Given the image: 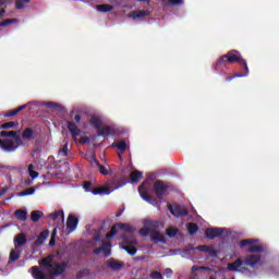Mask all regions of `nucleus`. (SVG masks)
I'll return each mask as SVG.
<instances>
[{
  "label": "nucleus",
  "instance_id": "1",
  "mask_svg": "<svg viewBox=\"0 0 279 279\" xmlns=\"http://www.w3.org/2000/svg\"><path fill=\"white\" fill-rule=\"evenodd\" d=\"M258 240L255 239H244L240 241V247H246V256L235 259L233 263L228 264L227 269L229 271H239L240 274H246L248 278L256 276L255 271L251 269H256L263 266V252H265V245L256 244ZM251 267V269H250Z\"/></svg>",
  "mask_w": 279,
  "mask_h": 279
},
{
  "label": "nucleus",
  "instance_id": "2",
  "mask_svg": "<svg viewBox=\"0 0 279 279\" xmlns=\"http://www.w3.org/2000/svg\"><path fill=\"white\" fill-rule=\"evenodd\" d=\"M241 64L245 73L236 74L235 77H245L250 74V68L247 66V61L243 59L239 50H230L227 54L221 56L216 62V71H223L227 64Z\"/></svg>",
  "mask_w": 279,
  "mask_h": 279
},
{
  "label": "nucleus",
  "instance_id": "3",
  "mask_svg": "<svg viewBox=\"0 0 279 279\" xmlns=\"http://www.w3.org/2000/svg\"><path fill=\"white\" fill-rule=\"evenodd\" d=\"M31 269L34 279H56L54 276H61L66 271V263L56 264L50 274L44 272L38 266H33Z\"/></svg>",
  "mask_w": 279,
  "mask_h": 279
},
{
  "label": "nucleus",
  "instance_id": "4",
  "mask_svg": "<svg viewBox=\"0 0 279 279\" xmlns=\"http://www.w3.org/2000/svg\"><path fill=\"white\" fill-rule=\"evenodd\" d=\"M122 242L124 245H122V250L128 252L130 256H135L136 252H138V248H136V245H138V241H136V238L134 235H122L121 236Z\"/></svg>",
  "mask_w": 279,
  "mask_h": 279
},
{
  "label": "nucleus",
  "instance_id": "5",
  "mask_svg": "<svg viewBox=\"0 0 279 279\" xmlns=\"http://www.w3.org/2000/svg\"><path fill=\"white\" fill-rule=\"evenodd\" d=\"M153 191L158 199H162L169 192V184L165 183L162 180H157L153 185Z\"/></svg>",
  "mask_w": 279,
  "mask_h": 279
},
{
  "label": "nucleus",
  "instance_id": "6",
  "mask_svg": "<svg viewBox=\"0 0 279 279\" xmlns=\"http://www.w3.org/2000/svg\"><path fill=\"white\" fill-rule=\"evenodd\" d=\"M168 210L173 215V217H187L189 216V209L182 205H168Z\"/></svg>",
  "mask_w": 279,
  "mask_h": 279
},
{
  "label": "nucleus",
  "instance_id": "7",
  "mask_svg": "<svg viewBox=\"0 0 279 279\" xmlns=\"http://www.w3.org/2000/svg\"><path fill=\"white\" fill-rule=\"evenodd\" d=\"M111 247H112V243L105 241L102 242L101 247H97L94 250V254L95 256H99V254L104 252L105 258H108V256L112 254Z\"/></svg>",
  "mask_w": 279,
  "mask_h": 279
},
{
  "label": "nucleus",
  "instance_id": "8",
  "mask_svg": "<svg viewBox=\"0 0 279 279\" xmlns=\"http://www.w3.org/2000/svg\"><path fill=\"white\" fill-rule=\"evenodd\" d=\"M222 234H223L222 228H207L205 230V236H206V239H209V240L222 236Z\"/></svg>",
  "mask_w": 279,
  "mask_h": 279
},
{
  "label": "nucleus",
  "instance_id": "9",
  "mask_svg": "<svg viewBox=\"0 0 279 279\" xmlns=\"http://www.w3.org/2000/svg\"><path fill=\"white\" fill-rule=\"evenodd\" d=\"M78 223H80V219L75 217V215L70 214L68 216L66 228L68 230H70V232H75V230H77Z\"/></svg>",
  "mask_w": 279,
  "mask_h": 279
},
{
  "label": "nucleus",
  "instance_id": "10",
  "mask_svg": "<svg viewBox=\"0 0 279 279\" xmlns=\"http://www.w3.org/2000/svg\"><path fill=\"white\" fill-rule=\"evenodd\" d=\"M66 128H68L72 138L74 141H77V137L80 136V134H82V130H80V128H77V124H75V122H73V121H68Z\"/></svg>",
  "mask_w": 279,
  "mask_h": 279
},
{
  "label": "nucleus",
  "instance_id": "11",
  "mask_svg": "<svg viewBox=\"0 0 279 279\" xmlns=\"http://www.w3.org/2000/svg\"><path fill=\"white\" fill-rule=\"evenodd\" d=\"M107 267L109 269H112L113 271H121V269H123V267H125V263L119 262L114 258H110L107 260Z\"/></svg>",
  "mask_w": 279,
  "mask_h": 279
},
{
  "label": "nucleus",
  "instance_id": "12",
  "mask_svg": "<svg viewBox=\"0 0 279 279\" xmlns=\"http://www.w3.org/2000/svg\"><path fill=\"white\" fill-rule=\"evenodd\" d=\"M0 147L4 149V151H14L19 149V146L14 145L12 140H0Z\"/></svg>",
  "mask_w": 279,
  "mask_h": 279
},
{
  "label": "nucleus",
  "instance_id": "13",
  "mask_svg": "<svg viewBox=\"0 0 279 279\" xmlns=\"http://www.w3.org/2000/svg\"><path fill=\"white\" fill-rule=\"evenodd\" d=\"M150 241H153V243H167L165 235H162L160 231L156 230L150 231Z\"/></svg>",
  "mask_w": 279,
  "mask_h": 279
},
{
  "label": "nucleus",
  "instance_id": "14",
  "mask_svg": "<svg viewBox=\"0 0 279 279\" xmlns=\"http://www.w3.org/2000/svg\"><path fill=\"white\" fill-rule=\"evenodd\" d=\"M129 16L131 19H145V16H149V11L148 10H137V11H132L129 13Z\"/></svg>",
  "mask_w": 279,
  "mask_h": 279
},
{
  "label": "nucleus",
  "instance_id": "15",
  "mask_svg": "<svg viewBox=\"0 0 279 279\" xmlns=\"http://www.w3.org/2000/svg\"><path fill=\"white\" fill-rule=\"evenodd\" d=\"M25 243H27V235H25V233H20L15 236L14 246L16 248L23 247V245H25Z\"/></svg>",
  "mask_w": 279,
  "mask_h": 279
},
{
  "label": "nucleus",
  "instance_id": "16",
  "mask_svg": "<svg viewBox=\"0 0 279 279\" xmlns=\"http://www.w3.org/2000/svg\"><path fill=\"white\" fill-rule=\"evenodd\" d=\"M138 191H140L141 197H142L145 202H148V204H153L154 198H153L149 194H147V192H145V183H143V184L140 186Z\"/></svg>",
  "mask_w": 279,
  "mask_h": 279
},
{
  "label": "nucleus",
  "instance_id": "17",
  "mask_svg": "<svg viewBox=\"0 0 279 279\" xmlns=\"http://www.w3.org/2000/svg\"><path fill=\"white\" fill-rule=\"evenodd\" d=\"M90 193H93V195H110L111 191L110 187L102 186L92 190Z\"/></svg>",
  "mask_w": 279,
  "mask_h": 279
},
{
  "label": "nucleus",
  "instance_id": "18",
  "mask_svg": "<svg viewBox=\"0 0 279 279\" xmlns=\"http://www.w3.org/2000/svg\"><path fill=\"white\" fill-rule=\"evenodd\" d=\"M116 226L118 227V230H122V232H126L128 234H130L129 236H134L132 234L133 232L132 226L123 222L116 223Z\"/></svg>",
  "mask_w": 279,
  "mask_h": 279
},
{
  "label": "nucleus",
  "instance_id": "19",
  "mask_svg": "<svg viewBox=\"0 0 279 279\" xmlns=\"http://www.w3.org/2000/svg\"><path fill=\"white\" fill-rule=\"evenodd\" d=\"M53 255H48L44 259L40 260L39 265L43 267H48L49 269H53Z\"/></svg>",
  "mask_w": 279,
  "mask_h": 279
},
{
  "label": "nucleus",
  "instance_id": "20",
  "mask_svg": "<svg viewBox=\"0 0 279 279\" xmlns=\"http://www.w3.org/2000/svg\"><path fill=\"white\" fill-rule=\"evenodd\" d=\"M130 179H131V182L138 183L141 182V180H143V172L138 170H134L133 172H131Z\"/></svg>",
  "mask_w": 279,
  "mask_h": 279
},
{
  "label": "nucleus",
  "instance_id": "21",
  "mask_svg": "<svg viewBox=\"0 0 279 279\" xmlns=\"http://www.w3.org/2000/svg\"><path fill=\"white\" fill-rule=\"evenodd\" d=\"M98 136H110L112 134V128L110 126H100L97 129Z\"/></svg>",
  "mask_w": 279,
  "mask_h": 279
},
{
  "label": "nucleus",
  "instance_id": "22",
  "mask_svg": "<svg viewBox=\"0 0 279 279\" xmlns=\"http://www.w3.org/2000/svg\"><path fill=\"white\" fill-rule=\"evenodd\" d=\"M198 231H199V227L197 226V223L195 222L187 223V232L190 236H195V234H197Z\"/></svg>",
  "mask_w": 279,
  "mask_h": 279
},
{
  "label": "nucleus",
  "instance_id": "23",
  "mask_svg": "<svg viewBox=\"0 0 279 279\" xmlns=\"http://www.w3.org/2000/svg\"><path fill=\"white\" fill-rule=\"evenodd\" d=\"M49 219H52V221H56L58 217H61V223H64V210L60 209L58 211H54L52 214L48 215Z\"/></svg>",
  "mask_w": 279,
  "mask_h": 279
},
{
  "label": "nucleus",
  "instance_id": "24",
  "mask_svg": "<svg viewBox=\"0 0 279 279\" xmlns=\"http://www.w3.org/2000/svg\"><path fill=\"white\" fill-rule=\"evenodd\" d=\"M14 217L17 218L20 221H27V210L16 209L14 211Z\"/></svg>",
  "mask_w": 279,
  "mask_h": 279
},
{
  "label": "nucleus",
  "instance_id": "25",
  "mask_svg": "<svg viewBox=\"0 0 279 279\" xmlns=\"http://www.w3.org/2000/svg\"><path fill=\"white\" fill-rule=\"evenodd\" d=\"M49 236V231L45 230L43 231L38 236L37 240L35 241V245H43L45 243V240Z\"/></svg>",
  "mask_w": 279,
  "mask_h": 279
},
{
  "label": "nucleus",
  "instance_id": "26",
  "mask_svg": "<svg viewBox=\"0 0 279 279\" xmlns=\"http://www.w3.org/2000/svg\"><path fill=\"white\" fill-rule=\"evenodd\" d=\"M198 251L205 252L206 254H210L211 256H215L217 254V251H215V248H213V246H208V245L198 246Z\"/></svg>",
  "mask_w": 279,
  "mask_h": 279
},
{
  "label": "nucleus",
  "instance_id": "27",
  "mask_svg": "<svg viewBox=\"0 0 279 279\" xmlns=\"http://www.w3.org/2000/svg\"><path fill=\"white\" fill-rule=\"evenodd\" d=\"M96 10L98 12H112V10H114V7L112 4H98L96 7Z\"/></svg>",
  "mask_w": 279,
  "mask_h": 279
},
{
  "label": "nucleus",
  "instance_id": "28",
  "mask_svg": "<svg viewBox=\"0 0 279 279\" xmlns=\"http://www.w3.org/2000/svg\"><path fill=\"white\" fill-rule=\"evenodd\" d=\"M45 214L40 210H34L31 214V220L36 223L40 220V217H43Z\"/></svg>",
  "mask_w": 279,
  "mask_h": 279
},
{
  "label": "nucleus",
  "instance_id": "29",
  "mask_svg": "<svg viewBox=\"0 0 279 279\" xmlns=\"http://www.w3.org/2000/svg\"><path fill=\"white\" fill-rule=\"evenodd\" d=\"M89 124L95 128V130H99L101 126V119L97 118L96 116H93L89 120Z\"/></svg>",
  "mask_w": 279,
  "mask_h": 279
},
{
  "label": "nucleus",
  "instance_id": "30",
  "mask_svg": "<svg viewBox=\"0 0 279 279\" xmlns=\"http://www.w3.org/2000/svg\"><path fill=\"white\" fill-rule=\"evenodd\" d=\"M21 258V251L13 250L10 252L9 260L10 263H16Z\"/></svg>",
  "mask_w": 279,
  "mask_h": 279
},
{
  "label": "nucleus",
  "instance_id": "31",
  "mask_svg": "<svg viewBox=\"0 0 279 279\" xmlns=\"http://www.w3.org/2000/svg\"><path fill=\"white\" fill-rule=\"evenodd\" d=\"M23 138L32 141V138H34V130L32 128H26L23 132Z\"/></svg>",
  "mask_w": 279,
  "mask_h": 279
},
{
  "label": "nucleus",
  "instance_id": "32",
  "mask_svg": "<svg viewBox=\"0 0 279 279\" xmlns=\"http://www.w3.org/2000/svg\"><path fill=\"white\" fill-rule=\"evenodd\" d=\"M111 147H117V149H119V151L123 154V151L128 149V144H125V142L122 141L119 143H113Z\"/></svg>",
  "mask_w": 279,
  "mask_h": 279
},
{
  "label": "nucleus",
  "instance_id": "33",
  "mask_svg": "<svg viewBox=\"0 0 279 279\" xmlns=\"http://www.w3.org/2000/svg\"><path fill=\"white\" fill-rule=\"evenodd\" d=\"M32 0H16L15 8L16 10H25L26 4L31 3Z\"/></svg>",
  "mask_w": 279,
  "mask_h": 279
},
{
  "label": "nucleus",
  "instance_id": "34",
  "mask_svg": "<svg viewBox=\"0 0 279 279\" xmlns=\"http://www.w3.org/2000/svg\"><path fill=\"white\" fill-rule=\"evenodd\" d=\"M179 232H180V229H178V228L171 227V228L167 229V235L169 236V239H173V238L178 236Z\"/></svg>",
  "mask_w": 279,
  "mask_h": 279
},
{
  "label": "nucleus",
  "instance_id": "35",
  "mask_svg": "<svg viewBox=\"0 0 279 279\" xmlns=\"http://www.w3.org/2000/svg\"><path fill=\"white\" fill-rule=\"evenodd\" d=\"M88 276H90V269L84 268V269H81L76 274V279H82V278H85V277H88Z\"/></svg>",
  "mask_w": 279,
  "mask_h": 279
},
{
  "label": "nucleus",
  "instance_id": "36",
  "mask_svg": "<svg viewBox=\"0 0 279 279\" xmlns=\"http://www.w3.org/2000/svg\"><path fill=\"white\" fill-rule=\"evenodd\" d=\"M163 5H182L184 0H161Z\"/></svg>",
  "mask_w": 279,
  "mask_h": 279
},
{
  "label": "nucleus",
  "instance_id": "37",
  "mask_svg": "<svg viewBox=\"0 0 279 279\" xmlns=\"http://www.w3.org/2000/svg\"><path fill=\"white\" fill-rule=\"evenodd\" d=\"M0 136L2 138H9V137L14 138V136H16V131H1Z\"/></svg>",
  "mask_w": 279,
  "mask_h": 279
},
{
  "label": "nucleus",
  "instance_id": "38",
  "mask_svg": "<svg viewBox=\"0 0 279 279\" xmlns=\"http://www.w3.org/2000/svg\"><path fill=\"white\" fill-rule=\"evenodd\" d=\"M34 193H36V189L35 187H28L26 191L20 192L19 193V197H25L27 195H34Z\"/></svg>",
  "mask_w": 279,
  "mask_h": 279
},
{
  "label": "nucleus",
  "instance_id": "39",
  "mask_svg": "<svg viewBox=\"0 0 279 279\" xmlns=\"http://www.w3.org/2000/svg\"><path fill=\"white\" fill-rule=\"evenodd\" d=\"M94 162H95V165H96V167H98V169H99V171H100V173L102 174V175H108V169L106 168V167H104L100 162H99V160H94Z\"/></svg>",
  "mask_w": 279,
  "mask_h": 279
},
{
  "label": "nucleus",
  "instance_id": "40",
  "mask_svg": "<svg viewBox=\"0 0 279 279\" xmlns=\"http://www.w3.org/2000/svg\"><path fill=\"white\" fill-rule=\"evenodd\" d=\"M15 125H19V122H14V121L5 122V123H3V124L0 126V130H10V129H12V128H15Z\"/></svg>",
  "mask_w": 279,
  "mask_h": 279
},
{
  "label": "nucleus",
  "instance_id": "41",
  "mask_svg": "<svg viewBox=\"0 0 279 279\" xmlns=\"http://www.w3.org/2000/svg\"><path fill=\"white\" fill-rule=\"evenodd\" d=\"M12 23H19V20H16V19H7V20L0 22V27H8V25H12Z\"/></svg>",
  "mask_w": 279,
  "mask_h": 279
},
{
  "label": "nucleus",
  "instance_id": "42",
  "mask_svg": "<svg viewBox=\"0 0 279 279\" xmlns=\"http://www.w3.org/2000/svg\"><path fill=\"white\" fill-rule=\"evenodd\" d=\"M28 175L32 177L33 180H36L38 178V171H34V165H28Z\"/></svg>",
  "mask_w": 279,
  "mask_h": 279
},
{
  "label": "nucleus",
  "instance_id": "43",
  "mask_svg": "<svg viewBox=\"0 0 279 279\" xmlns=\"http://www.w3.org/2000/svg\"><path fill=\"white\" fill-rule=\"evenodd\" d=\"M117 228H119V227H117V225L111 227L110 232L106 234V239H112V236H117V234H118Z\"/></svg>",
  "mask_w": 279,
  "mask_h": 279
},
{
  "label": "nucleus",
  "instance_id": "44",
  "mask_svg": "<svg viewBox=\"0 0 279 279\" xmlns=\"http://www.w3.org/2000/svg\"><path fill=\"white\" fill-rule=\"evenodd\" d=\"M69 155V143H65L62 148L59 149V156H68Z\"/></svg>",
  "mask_w": 279,
  "mask_h": 279
},
{
  "label": "nucleus",
  "instance_id": "45",
  "mask_svg": "<svg viewBox=\"0 0 279 279\" xmlns=\"http://www.w3.org/2000/svg\"><path fill=\"white\" fill-rule=\"evenodd\" d=\"M150 278L151 279H165L162 277V272L158 271V270H154L150 272Z\"/></svg>",
  "mask_w": 279,
  "mask_h": 279
},
{
  "label": "nucleus",
  "instance_id": "46",
  "mask_svg": "<svg viewBox=\"0 0 279 279\" xmlns=\"http://www.w3.org/2000/svg\"><path fill=\"white\" fill-rule=\"evenodd\" d=\"M140 234H141V236H151V229H149V228H142L141 230H140Z\"/></svg>",
  "mask_w": 279,
  "mask_h": 279
},
{
  "label": "nucleus",
  "instance_id": "47",
  "mask_svg": "<svg viewBox=\"0 0 279 279\" xmlns=\"http://www.w3.org/2000/svg\"><path fill=\"white\" fill-rule=\"evenodd\" d=\"M208 270H209V268L206 267V266H197V265H194V266L192 267V271H208Z\"/></svg>",
  "mask_w": 279,
  "mask_h": 279
},
{
  "label": "nucleus",
  "instance_id": "48",
  "mask_svg": "<svg viewBox=\"0 0 279 279\" xmlns=\"http://www.w3.org/2000/svg\"><path fill=\"white\" fill-rule=\"evenodd\" d=\"M93 186V183L90 181H85L84 184H83V189L84 191H86V193H90V189Z\"/></svg>",
  "mask_w": 279,
  "mask_h": 279
},
{
  "label": "nucleus",
  "instance_id": "49",
  "mask_svg": "<svg viewBox=\"0 0 279 279\" xmlns=\"http://www.w3.org/2000/svg\"><path fill=\"white\" fill-rule=\"evenodd\" d=\"M16 114H19V110L17 109H13V110L8 111L7 113H4V117H7V118L16 117Z\"/></svg>",
  "mask_w": 279,
  "mask_h": 279
},
{
  "label": "nucleus",
  "instance_id": "50",
  "mask_svg": "<svg viewBox=\"0 0 279 279\" xmlns=\"http://www.w3.org/2000/svg\"><path fill=\"white\" fill-rule=\"evenodd\" d=\"M80 143H81L82 145H88V144L90 143V137H88V136H82V137L80 138Z\"/></svg>",
  "mask_w": 279,
  "mask_h": 279
},
{
  "label": "nucleus",
  "instance_id": "51",
  "mask_svg": "<svg viewBox=\"0 0 279 279\" xmlns=\"http://www.w3.org/2000/svg\"><path fill=\"white\" fill-rule=\"evenodd\" d=\"M163 276H166V278H171V276H173V270L171 268H166Z\"/></svg>",
  "mask_w": 279,
  "mask_h": 279
},
{
  "label": "nucleus",
  "instance_id": "52",
  "mask_svg": "<svg viewBox=\"0 0 279 279\" xmlns=\"http://www.w3.org/2000/svg\"><path fill=\"white\" fill-rule=\"evenodd\" d=\"M94 240H95L96 242L101 241V232L96 231V232L94 233Z\"/></svg>",
  "mask_w": 279,
  "mask_h": 279
},
{
  "label": "nucleus",
  "instance_id": "53",
  "mask_svg": "<svg viewBox=\"0 0 279 279\" xmlns=\"http://www.w3.org/2000/svg\"><path fill=\"white\" fill-rule=\"evenodd\" d=\"M47 107L56 110L57 108H60V105L57 102H47Z\"/></svg>",
  "mask_w": 279,
  "mask_h": 279
},
{
  "label": "nucleus",
  "instance_id": "54",
  "mask_svg": "<svg viewBox=\"0 0 279 279\" xmlns=\"http://www.w3.org/2000/svg\"><path fill=\"white\" fill-rule=\"evenodd\" d=\"M13 138H14V142H15L17 145H21L22 140H21V135H19L17 132L15 133V136H13Z\"/></svg>",
  "mask_w": 279,
  "mask_h": 279
},
{
  "label": "nucleus",
  "instance_id": "55",
  "mask_svg": "<svg viewBox=\"0 0 279 279\" xmlns=\"http://www.w3.org/2000/svg\"><path fill=\"white\" fill-rule=\"evenodd\" d=\"M236 77V74H234V76L231 75H227L225 76L226 82H232V80H234Z\"/></svg>",
  "mask_w": 279,
  "mask_h": 279
},
{
  "label": "nucleus",
  "instance_id": "56",
  "mask_svg": "<svg viewBox=\"0 0 279 279\" xmlns=\"http://www.w3.org/2000/svg\"><path fill=\"white\" fill-rule=\"evenodd\" d=\"M74 121L75 123H80L82 121V116L80 114L74 116Z\"/></svg>",
  "mask_w": 279,
  "mask_h": 279
},
{
  "label": "nucleus",
  "instance_id": "57",
  "mask_svg": "<svg viewBox=\"0 0 279 279\" xmlns=\"http://www.w3.org/2000/svg\"><path fill=\"white\" fill-rule=\"evenodd\" d=\"M25 108H27V104L22 105V106L17 107L16 109H17V112H22V110H25Z\"/></svg>",
  "mask_w": 279,
  "mask_h": 279
},
{
  "label": "nucleus",
  "instance_id": "58",
  "mask_svg": "<svg viewBox=\"0 0 279 279\" xmlns=\"http://www.w3.org/2000/svg\"><path fill=\"white\" fill-rule=\"evenodd\" d=\"M25 108H27V104L22 105V106L17 107L16 109H17V112H22V110H25Z\"/></svg>",
  "mask_w": 279,
  "mask_h": 279
},
{
  "label": "nucleus",
  "instance_id": "59",
  "mask_svg": "<svg viewBox=\"0 0 279 279\" xmlns=\"http://www.w3.org/2000/svg\"><path fill=\"white\" fill-rule=\"evenodd\" d=\"M95 160H97V158H96L95 156H93V157L90 158V160H89L92 167H95V165H97V163H95Z\"/></svg>",
  "mask_w": 279,
  "mask_h": 279
},
{
  "label": "nucleus",
  "instance_id": "60",
  "mask_svg": "<svg viewBox=\"0 0 279 279\" xmlns=\"http://www.w3.org/2000/svg\"><path fill=\"white\" fill-rule=\"evenodd\" d=\"M5 193H8V187L2 189V191L0 192L1 197H3V195H5Z\"/></svg>",
  "mask_w": 279,
  "mask_h": 279
},
{
  "label": "nucleus",
  "instance_id": "61",
  "mask_svg": "<svg viewBox=\"0 0 279 279\" xmlns=\"http://www.w3.org/2000/svg\"><path fill=\"white\" fill-rule=\"evenodd\" d=\"M49 245L50 246L56 245V239L51 238L50 241H49Z\"/></svg>",
  "mask_w": 279,
  "mask_h": 279
},
{
  "label": "nucleus",
  "instance_id": "62",
  "mask_svg": "<svg viewBox=\"0 0 279 279\" xmlns=\"http://www.w3.org/2000/svg\"><path fill=\"white\" fill-rule=\"evenodd\" d=\"M4 14H5V9H0V19H3Z\"/></svg>",
  "mask_w": 279,
  "mask_h": 279
},
{
  "label": "nucleus",
  "instance_id": "63",
  "mask_svg": "<svg viewBox=\"0 0 279 279\" xmlns=\"http://www.w3.org/2000/svg\"><path fill=\"white\" fill-rule=\"evenodd\" d=\"M140 2H145V3H147L148 5H149V3H150V0H138Z\"/></svg>",
  "mask_w": 279,
  "mask_h": 279
},
{
  "label": "nucleus",
  "instance_id": "64",
  "mask_svg": "<svg viewBox=\"0 0 279 279\" xmlns=\"http://www.w3.org/2000/svg\"><path fill=\"white\" fill-rule=\"evenodd\" d=\"M57 233H58V229H53V231H52V238H53V235L57 234Z\"/></svg>",
  "mask_w": 279,
  "mask_h": 279
}]
</instances>
